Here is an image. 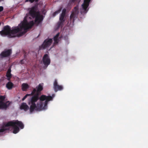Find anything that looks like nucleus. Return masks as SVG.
I'll return each mask as SVG.
<instances>
[{"label":"nucleus","instance_id":"obj_24","mask_svg":"<svg viewBox=\"0 0 148 148\" xmlns=\"http://www.w3.org/2000/svg\"><path fill=\"white\" fill-rule=\"evenodd\" d=\"M74 9L75 10V13L78 12V9L77 7H75L74 8Z\"/></svg>","mask_w":148,"mask_h":148},{"label":"nucleus","instance_id":"obj_23","mask_svg":"<svg viewBox=\"0 0 148 148\" xmlns=\"http://www.w3.org/2000/svg\"><path fill=\"white\" fill-rule=\"evenodd\" d=\"M24 62H25L24 61V60H22L20 61V63L22 64H24Z\"/></svg>","mask_w":148,"mask_h":148},{"label":"nucleus","instance_id":"obj_12","mask_svg":"<svg viewBox=\"0 0 148 148\" xmlns=\"http://www.w3.org/2000/svg\"><path fill=\"white\" fill-rule=\"evenodd\" d=\"M35 18V22L38 24L40 23L43 19V16L40 15L39 13L37 14Z\"/></svg>","mask_w":148,"mask_h":148},{"label":"nucleus","instance_id":"obj_11","mask_svg":"<svg viewBox=\"0 0 148 148\" xmlns=\"http://www.w3.org/2000/svg\"><path fill=\"white\" fill-rule=\"evenodd\" d=\"M65 16L60 14L59 18V21L58 23V27H59L60 26L62 27L63 25V23L65 22V20L64 18Z\"/></svg>","mask_w":148,"mask_h":148},{"label":"nucleus","instance_id":"obj_26","mask_svg":"<svg viewBox=\"0 0 148 148\" xmlns=\"http://www.w3.org/2000/svg\"><path fill=\"white\" fill-rule=\"evenodd\" d=\"M76 0H70V1L72 2H74Z\"/></svg>","mask_w":148,"mask_h":148},{"label":"nucleus","instance_id":"obj_7","mask_svg":"<svg viewBox=\"0 0 148 148\" xmlns=\"http://www.w3.org/2000/svg\"><path fill=\"white\" fill-rule=\"evenodd\" d=\"M42 62L44 66L46 67H47L50 64L51 62L50 59L47 54H45L43 56L42 58Z\"/></svg>","mask_w":148,"mask_h":148},{"label":"nucleus","instance_id":"obj_10","mask_svg":"<svg viewBox=\"0 0 148 148\" xmlns=\"http://www.w3.org/2000/svg\"><path fill=\"white\" fill-rule=\"evenodd\" d=\"M91 0H84V3L82 5V6L84 12L86 13L88 11L87 8L89 5V3Z\"/></svg>","mask_w":148,"mask_h":148},{"label":"nucleus","instance_id":"obj_13","mask_svg":"<svg viewBox=\"0 0 148 148\" xmlns=\"http://www.w3.org/2000/svg\"><path fill=\"white\" fill-rule=\"evenodd\" d=\"M44 84L43 83H41L39 84L38 86L36 87V92L37 93L36 95H38V93L41 92L43 89V86Z\"/></svg>","mask_w":148,"mask_h":148},{"label":"nucleus","instance_id":"obj_21","mask_svg":"<svg viewBox=\"0 0 148 148\" xmlns=\"http://www.w3.org/2000/svg\"><path fill=\"white\" fill-rule=\"evenodd\" d=\"M39 0H26L25 1V2H29L31 3H33L34 1H35L36 2H38Z\"/></svg>","mask_w":148,"mask_h":148},{"label":"nucleus","instance_id":"obj_17","mask_svg":"<svg viewBox=\"0 0 148 148\" xmlns=\"http://www.w3.org/2000/svg\"><path fill=\"white\" fill-rule=\"evenodd\" d=\"M75 16V12H73L71 13L70 17L71 23H74L75 21L74 18Z\"/></svg>","mask_w":148,"mask_h":148},{"label":"nucleus","instance_id":"obj_22","mask_svg":"<svg viewBox=\"0 0 148 148\" xmlns=\"http://www.w3.org/2000/svg\"><path fill=\"white\" fill-rule=\"evenodd\" d=\"M66 9H64L62 10V13L61 14L65 16L66 13Z\"/></svg>","mask_w":148,"mask_h":148},{"label":"nucleus","instance_id":"obj_19","mask_svg":"<svg viewBox=\"0 0 148 148\" xmlns=\"http://www.w3.org/2000/svg\"><path fill=\"white\" fill-rule=\"evenodd\" d=\"M13 83L10 82H8L6 84V87L8 89H11L13 87Z\"/></svg>","mask_w":148,"mask_h":148},{"label":"nucleus","instance_id":"obj_16","mask_svg":"<svg viewBox=\"0 0 148 148\" xmlns=\"http://www.w3.org/2000/svg\"><path fill=\"white\" fill-rule=\"evenodd\" d=\"M60 33H58L53 38V39L54 41V43L55 44H57L59 42V38H60L59 37Z\"/></svg>","mask_w":148,"mask_h":148},{"label":"nucleus","instance_id":"obj_20","mask_svg":"<svg viewBox=\"0 0 148 148\" xmlns=\"http://www.w3.org/2000/svg\"><path fill=\"white\" fill-rule=\"evenodd\" d=\"M61 10H62V8H60L58 10H57L55 12H54L53 14V17H54L57 14H59L60 12L61 11Z\"/></svg>","mask_w":148,"mask_h":148},{"label":"nucleus","instance_id":"obj_15","mask_svg":"<svg viewBox=\"0 0 148 148\" xmlns=\"http://www.w3.org/2000/svg\"><path fill=\"white\" fill-rule=\"evenodd\" d=\"M36 89H35V88H34L33 91H32L31 93L30 94H26L22 98V100L24 101V100H25L28 96L33 95L36 93Z\"/></svg>","mask_w":148,"mask_h":148},{"label":"nucleus","instance_id":"obj_25","mask_svg":"<svg viewBox=\"0 0 148 148\" xmlns=\"http://www.w3.org/2000/svg\"><path fill=\"white\" fill-rule=\"evenodd\" d=\"M3 6H0V12H1L3 10Z\"/></svg>","mask_w":148,"mask_h":148},{"label":"nucleus","instance_id":"obj_14","mask_svg":"<svg viewBox=\"0 0 148 148\" xmlns=\"http://www.w3.org/2000/svg\"><path fill=\"white\" fill-rule=\"evenodd\" d=\"M11 66L8 68V69L7 70L6 74V76L8 78V80H10V78L12 77V75L11 73Z\"/></svg>","mask_w":148,"mask_h":148},{"label":"nucleus","instance_id":"obj_27","mask_svg":"<svg viewBox=\"0 0 148 148\" xmlns=\"http://www.w3.org/2000/svg\"><path fill=\"white\" fill-rule=\"evenodd\" d=\"M3 0H0V2L1 1H3Z\"/></svg>","mask_w":148,"mask_h":148},{"label":"nucleus","instance_id":"obj_2","mask_svg":"<svg viewBox=\"0 0 148 148\" xmlns=\"http://www.w3.org/2000/svg\"><path fill=\"white\" fill-rule=\"evenodd\" d=\"M34 24L33 21H31L28 23L25 18L18 26L15 27L12 30L8 25L4 26L3 30L0 31V34L2 36L7 35L9 38H13L16 36V34L23 31L19 35V36H21L26 32L27 30L31 28Z\"/></svg>","mask_w":148,"mask_h":148},{"label":"nucleus","instance_id":"obj_4","mask_svg":"<svg viewBox=\"0 0 148 148\" xmlns=\"http://www.w3.org/2000/svg\"><path fill=\"white\" fill-rule=\"evenodd\" d=\"M37 7L36 6H34L31 8H29L28 9V10L29 11V13L26 14L27 16L25 17L24 19L25 18L27 22H28L27 19V18L28 15L31 16L33 18H35L37 14L38 13L37 12ZM29 22H27L28 23H29Z\"/></svg>","mask_w":148,"mask_h":148},{"label":"nucleus","instance_id":"obj_8","mask_svg":"<svg viewBox=\"0 0 148 148\" xmlns=\"http://www.w3.org/2000/svg\"><path fill=\"white\" fill-rule=\"evenodd\" d=\"M53 86V88L55 92H57L58 90H61L63 89V87L62 86L58 85L56 79H55Z\"/></svg>","mask_w":148,"mask_h":148},{"label":"nucleus","instance_id":"obj_5","mask_svg":"<svg viewBox=\"0 0 148 148\" xmlns=\"http://www.w3.org/2000/svg\"><path fill=\"white\" fill-rule=\"evenodd\" d=\"M5 98L4 96H0V109H6L9 106L10 103L9 101L5 103L3 102Z\"/></svg>","mask_w":148,"mask_h":148},{"label":"nucleus","instance_id":"obj_9","mask_svg":"<svg viewBox=\"0 0 148 148\" xmlns=\"http://www.w3.org/2000/svg\"><path fill=\"white\" fill-rule=\"evenodd\" d=\"M12 53V51L11 49H5L1 53L0 56L1 58L8 57L11 55Z\"/></svg>","mask_w":148,"mask_h":148},{"label":"nucleus","instance_id":"obj_18","mask_svg":"<svg viewBox=\"0 0 148 148\" xmlns=\"http://www.w3.org/2000/svg\"><path fill=\"white\" fill-rule=\"evenodd\" d=\"M22 89L23 91H25L29 87L28 85L26 83H23L22 85Z\"/></svg>","mask_w":148,"mask_h":148},{"label":"nucleus","instance_id":"obj_6","mask_svg":"<svg viewBox=\"0 0 148 148\" xmlns=\"http://www.w3.org/2000/svg\"><path fill=\"white\" fill-rule=\"evenodd\" d=\"M53 42L52 38H47L45 39L40 47V49H45L49 47Z\"/></svg>","mask_w":148,"mask_h":148},{"label":"nucleus","instance_id":"obj_3","mask_svg":"<svg viewBox=\"0 0 148 148\" xmlns=\"http://www.w3.org/2000/svg\"><path fill=\"white\" fill-rule=\"evenodd\" d=\"M11 126L13 129V133L16 134L19 131V128L23 129L24 127L23 123L21 121L16 120L10 121L5 125H3L0 127V133L3 132L5 131L9 130V127Z\"/></svg>","mask_w":148,"mask_h":148},{"label":"nucleus","instance_id":"obj_1","mask_svg":"<svg viewBox=\"0 0 148 148\" xmlns=\"http://www.w3.org/2000/svg\"><path fill=\"white\" fill-rule=\"evenodd\" d=\"M53 94L52 96H47L42 95L40 97L38 95H34L29 100L28 104L30 105V108L25 103H23L20 107L21 110H23L25 111H27L29 109L31 113L34 110L40 111L47 108L48 102L53 100L55 96Z\"/></svg>","mask_w":148,"mask_h":148}]
</instances>
